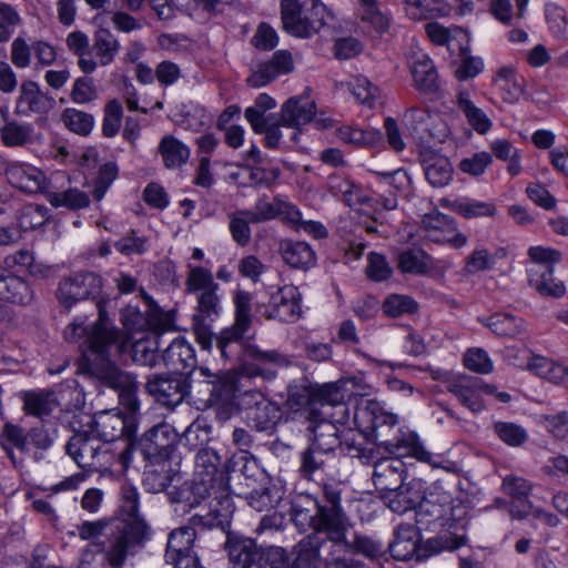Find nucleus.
I'll list each match as a JSON object with an SVG mask.
<instances>
[{"mask_svg": "<svg viewBox=\"0 0 568 568\" xmlns=\"http://www.w3.org/2000/svg\"><path fill=\"white\" fill-rule=\"evenodd\" d=\"M97 307L99 317L90 328L84 326L83 320L75 318L64 329V337L69 342L87 336L85 349L79 359V371L97 387L138 390L140 383L136 374L120 368L111 361V356H120L131 346L132 359L135 363L153 366L158 358L156 352L149 341H138L131 345L129 336L112 325L103 300H98Z\"/></svg>", "mask_w": 568, "mask_h": 568, "instance_id": "f257e3e1", "label": "nucleus"}, {"mask_svg": "<svg viewBox=\"0 0 568 568\" xmlns=\"http://www.w3.org/2000/svg\"><path fill=\"white\" fill-rule=\"evenodd\" d=\"M361 432L373 438L389 457L379 458L374 464L373 483L376 489L389 494L404 481L406 467L403 457H414L423 463H432L433 454L427 452L416 433H403L394 440L385 438L384 428L398 423L397 415L386 412L379 403L369 402L361 414Z\"/></svg>", "mask_w": 568, "mask_h": 568, "instance_id": "f03ea898", "label": "nucleus"}, {"mask_svg": "<svg viewBox=\"0 0 568 568\" xmlns=\"http://www.w3.org/2000/svg\"><path fill=\"white\" fill-rule=\"evenodd\" d=\"M121 495V509L128 518L115 519L103 540L87 546L88 550L101 554L110 568H123L130 558L144 549L152 536L150 525L139 516L138 489L123 485Z\"/></svg>", "mask_w": 568, "mask_h": 568, "instance_id": "7ed1b4c3", "label": "nucleus"}, {"mask_svg": "<svg viewBox=\"0 0 568 568\" xmlns=\"http://www.w3.org/2000/svg\"><path fill=\"white\" fill-rule=\"evenodd\" d=\"M291 517L300 531L322 532L332 544L345 541L351 521L342 506L341 484L322 485V497L295 493L291 500Z\"/></svg>", "mask_w": 568, "mask_h": 568, "instance_id": "20e7f679", "label": "nucleus"}, {"mask_svg": "<svg viewBox=\"0 0 568 568\" xmlns=\"http://www.w3.org/2000/svg\"><path fill=\"white\" fill-rule=\"evenodd\" d=\"M416 524L426 529H445L427 539V547L433 552L454 551L468 542V507L460 500H452L446 493H425L416 510Z\"/></svg>", "mask_w": 568, "mask_h": 568, "instance_id": "39448f33", "label": "nucleus"}, {"mask_svg": "<svg viewBox=\"0 0 568 568\" xmlns=\"http://www.w3.org/2000/svg\"><path fill=\"white\" fill-rule=\"evenodd\" d=\"M248 331L229 326L215 335V346L224 362L237 364V367L227 369L210 382L212 390H237L242 376H256L261 372L253 363H277L282 355L277 351H263L253 343V336H247Z\"/></svg>", "mask_w": 568, "mask_h": 568, "instance_id": "423d86ee", "label": "nucleus"}, {"mask_svg": "<svg viewBox=\"0 0 568 568\" xmlns=\"http://www.w3.org/2000/svg\"><path fill=\"white\" fill-rule=\"evenodd\" d=\"M284 407L292 419L310 423L318 418L334 417V408L343 415L347 410L344 393H287Z\"/></svg>", "mask_w": 568, "mask_h": 568, "instance_id": "0eeeda50", "label": "nucleus"}, {"mask_svg": "<svg viewBox=\"0 0 568 568\" xmlns=\"http://www.w3.org/2000/svg\"><path fill=\"white\" fill-rule=\"evenodd\" d=\"M220 285L214 282L210 270L202 266L189 265L185 281V292L195 295L196 307L193 317L213 322L222 312Z\"/></svg>", "mask_w": 568, "mask_h": 568, "instance_id": "6e6552de", "label": "nucleus"}, {"mask_svg": "<svg viewBox=\"0 0 568 568\" xmlns=\"http://www.w3.org/2000/svg\"><path fill=\"white\" fill-rule=\"evenodd\" d=\"M91 430L105 447L110 443L125 438V446L119 453V459L124 467H128L134 446L132 437L136 430L133 418L122 413L103 412L93 420Z\"/></svg>", "mask_w": 568, "mask_h": 568, "instance_id": "1a4fd4ad", "label": "nucleus"}, {"mask_svg": "<svg viewBox=\"0 0 568 568\" xmlns=\"http://www.w3.org/2000/svg\"><path fill=\"white\" fill-rule=\"evenodd\" d=\"M180 435L168 423H160L148 429L139 439L136 447L148 467L168 465L172 462Z\"/></svg>", "mask_w": 568, "mask_h": 568, "instance_id": "9d476101", "label": "nucleus"}, {"mask_svg": "<svg viewBox=\"0 0 568 568\" xmlns=\"http://www.w3.org/2000/svg\"><path fill=\"white\" fill-rule=\"evenodd\" d=\"M67 454L82 469L100 471L112 465L113 455L91 432H78L65 445Z\"/></svg>", "mask_w": 568, "mask_h": 568, "instance_id": "9b49d317", "label": "nucleus"}, {"mask_svg": "<svg viewBox=\"0 0 568 568\" xmlns=\"http://www.w3.org/2000/svg\"><path fill=\"white\" fill-rule=\"evenodd\" d=\"M199 493L229 494L226 465L215 449L200 448L194 462L193 479Z\"/></svg>", "mask_w": 568, "mask_h": 568, "instance_id": "f8f14e48", "label": "nucleus"}, {"mask_svg": "<svg viewBox=\"0 0 568 568\" xmlns=\"http://www.w3.org/2000/svg\"><path fill=\"white\" fill-rule=\"evenodd\" d=\"M55 429L43 424L31 427L27 433L22 427L7 423L0 435V444L13 460V448L27 453L30 446L39 450H48L55 440Z\"/></svg>", "mask_w": 568, "mask_h": 568, "instance_id": "ddd939ff", "label": "nucleus"}, {"mask_svg": "<svg viewBox=\"0 0 568 568\" xmlns=\"http://www.w3.org/2000/svg\"><path fill=\"white\" fill-rule=\"evenodd\" d=\"M103 287V278L92 271L74 272L59 282L57 298L59 303L71 308L81 301L97 300Z\"/></svg>", "mask_w": 568, "mask_h": 568, "instance_id": "4468645a", "label": "nucleus"}, {"mask_svg": "<svg viewBox=\"0 0 568 568\" xmlns=\"http://www.w3.org/2000/svg\"><path fill=\"white\" fill-rule=\"evenodd\" d=\"M239 396V405L245 413L247 423L258 432L275 428L282 419L280 405L265 397L264 393H232Z\"/></svg>", "mask_w": 568, "mask_h": 568, "instance_id": "2eb2a0df", "label": "nucleus"}, {"mask_svg": "<svg viewBox=\"0 0 568 568\" xmlns=\"http://www.w3.org/2000/svg\"><path fill=\"white\" fill-rule=\"evenodd\" d=\"M420 541L418 527L412 524H400L396 527L394 539L389 542L386 551H389L392 558L397 561H408L413 558L423 561L437 554L427 547V541L424 545H420Z\"/></svg>", "mask_w": 568, "mask_h": 568, "instance_id": "dca6fc26", "label": "nucleus"}, {"mask_svg": "<svg viewBox=\"0 0 568 568\" xmlns=\"http://www.w3.org/2000/svg\"><path fill=\"white\" fill-rule=\"evenodd\" d=\"M420 224L426 237L434 243H448L454 248H460L467 243V237L458 232L455 219L437 210L425 214Z\"/></svg>", "mask_w": 568, "mask_h": 568, "instance_id": "f3484780", "label": "nucleus"}, {"mask_svg": "<svg viewBox=\"0 0 568 568\" xmlns=\"http://www.w3.org/2000/svg\"><path fill=\"white\" fill-rule=\"evenodd\" d=\"M210 510L205 515L195 514L189 519V526L197 529L219 528L225 535L230 531L234 506L230 494H213Z\"/></svg>", "mask_w": 568, "mask_h": 568, "instance_id": "a211bd4d", "label": "nucleus"}, {"mask_svg": "<svg viewBox=\"0 0 568 568\" xmlns=\"http://www.w3.org/2000/svg\"><path fill=\"white\" fill-rule=\"evenodd\" d=\"M301 302L302 295L298 288L293 285H285L271 295L264 315L267 318L294 323L302 313Z\"/></svg>", "mask_w": 568, "mask_h": 568, "instance_id": "6ab92c4d", "label": "nucleus"}, {"mask_svg": "<svg viewBox=\"0 0 568 568\" xmlns=\"http://www.w3.org/2000/svg\"><path fill=\"white\" fill-rule=\"evenodd\" d=\"M225 537L224 548L231 568H256L261 547L255 540L233 531H229Z\"/></svg>", "mask_w": 568, "mask_h": 568, "instance_id": "aec40b11", "label": "nucleus"}, {"mask_svg": "<svg viewBox=\"0 0 568 568\" xmlns=\"http://www.w3.org/2000/svg\"><path fill=\"white\" fill-rule=\"evenodd\" d=\"M294 69L293 58L290 51L278 50L267 61L257 64L256 69L246 79L251 88H262L274 81L282 74L291 73Z\"/></svg>", "mask_w": 568, "mask_h": 568, "instance_id": "412c9836", "label": "nucleus"}, {"mask_svg": "<svg viewBox=\"0 0 568 568\" xmlns=\"http://www.w3.org/2000/svg\"><path fill=\"white\" fill-rule=\"evenodd\" d=\"M54 106V98L49 93L42 92L36 81H22L16 104L17 114L30 115L34 113L43 115L49 113Z\"/></svg>", "mask_w": 568, "mask_h": 568, "instance_id": "4be33fe9", "label": "nucleus"}, {"mask_svg": "<svg viewBox=\"0 0 568 568\" xmlns=\"http://www.w3.org/2000/svg\"><path fill=\"white\" fill-rule=\"evenodd\" d=\"M424 481L414 478L407 484L402 483L398 488L384 496L389 509L396 514H405L419 507L425 495Z\"/></svg>", "mask_w": 568, "mask_h": 568, "instance_id": "5701e85b", "label": "nucleus"}, {"mask_svg": "<svg viewBox=\"0 0 568 568\" xmlns=\"http://www.w3.org/2000/svg\"><path fill=\"white\" fill-rule=\"evenodd\" d=\"M419 162L432 186L443 187L452 181L454 170L449 159L434 149L423 148L419 152Z\"/></svg>", "mask_w": 568, "mask_h": 568, "instance_id": "b1692460", "label": "nucleus"}, {"mask_svg": "<svg viewBox=\"0 0 568 568\" xmlns=\"http://www.w3.org/2000/svg\"><path fill=\"white\" fill-rule=\"evenodd\" d=\"M33 298L34 292L28 281L0 265V301L27 306Z\"/></svg>", "mask_w": 568, "mask_h": 568, "instance_id": "393cba45", "label": "nucleus"}, {"mask_svg": "<svg viewBox=\"0 0 568 568\" xmlns=\"http://www.w3.org/2000/svg\"><path fill=\"white\" fill-rule=\"evenodd\" d=\"M8 182L16 189L28 194L44 192L45 175L33 165L13 163L6 169Z\"/></svg>", "mask_w": 568, "mask_h": 568, "instance_id": "a878e982", "label": "nucleus"}, {"mask_svg": "<svg viewBox=\"0 0 568 568\" xmlns=\"http://www.w3.org/2000/svg\"><path fill=\"white\" fill-rule=\"evenodd\" d=\"M316 104L308 95H296L286 100L281 108L283 126L297 129L313 121Z\"/></svg>", "mask_w": 568, "mask_h": 568, "instance_id": "bb28decb", "label": "nucleus"}, {"mask_svg": "<svg viewBox=\"0 0 568 568\" xmlns=\"http://www.w3.org/2000/svg\"><path fill=\"white\" fill-rule=\"evenodd\" d=\"M528 284L540 296L560 298L566 294V285L554 275V266H528Z\"/></svg>", "mask_w": 568, "mask_h": 568, "instance_id": "cd10ccee", "label": "nucleus"}, {"mask_svg": "<svg viewBox=\"0 0 568 568\" xmlns=\"http://www.w3.org/2000/svg\"><path fill=\"white\" fill-rule=\"evenodd\" d=\"M322 532H311L294 546V559L290 560V568H320L322 564L321 548L325 541Z\"/></svg>", "mask_w": 568, "mask_h": 568, "instance_id": "c85d7f7f", "label": "nucleus"}, {"mask_svg": "<svg viewBox=\"0 0 568 568\" xmlns=\"http://www.w3.org/2000/svg\"><path fill=\"white\" fill-rule=\"evenodd\" d=\"M329 418H318L308 426V430L314 435L311 446L317 449L318 453L328 454L343 447L339 429Z\"/></svg>", "mask_w": 568, "mask_h": 568, "instance_id": "c756f323", "label": "nucleus"}, {"mask_svg": "<svg viewBox=\"0 0 568 568\" xmlns=\"http://www.w3.org/2000/svg\"><path fill=\"white\" fill-rule=\"evenodd\" d=\"M278 251L283 261L292 268L306 271L316 263L314 250L303 241L282 240Z\"/></svg>", "mask_w": 568, "mask_h": 568, "instance_id": "7c9ffc66", "label": "nucleus"}, {"mask_svg": "<svg viewBox=\"0 0 568 568\" xmlns=\"http://www.w3.org/2000/svg\"><path fill=\"white\" fill-rule=\"evenodd\" d=\"M196 532L189 525L173 529L168 537L165 560L180 559L184 556H196L193 550Z\"/></svg>", "mask_w": 568, "mask_h": 568, "instance_id": "2f4dec72", "label": "nucleus"}, {"mask_svg": "<svg viewBox=\"0 0 568 568\" xmlns=\"http://www.w3.org/2000/svg\"><path fill=\"white\" fill-rule=\"evenodd\" d=\"M283 29L296 38H307L305 12L298 0H281Z\"/></svg>", "mask_w": 568, "mask_h": 568, "instance_id": "473e14b6", "label": "nucleus"}, {"mask_svg": "<svg viewBox=\"0 0 568 568\" xmlns=\"http://www.w3.org/2000/svg\"><path fill=\"white\" fill-rule=\"evenodd\" d=\"M432 256L420 247H408L397 255V268L403 274L426 275L432 268Z\"/></svg>", "mask_w": 568, "mask_h": 568, "instance_id": "72a5a7b5", "label": "nucleus"}, {"mask_svg": "<svg viewBox=\"0 0 568 568\" xmlns=\"http://www.w3.org/2000/svg\"><path fill=\"white\" fill-rule=\"evenodd\" d=\"M163 361L174 371L191 369L196 363L193 347L183 337L171 342L163 352Z\"/></svg>", "mask_w": 568, "mask_h": 568, "instance_id": "f704fd0d", "label": "nucleus"}, {"mask_svg": "<svg viewBox=\"0 0 568 568\" xmlns=\"http://www.w3.org/2000/svg\"><path fill=\"white\" fill-rule=\"evenodd\" d=\"M495 82L503 92L504 101L516 103L525 93L526 81L513 67H501L496 74Z\"/></svg>", "mask_w": 568, "mask_h": 568, "instance_id": "c9c22d12", "label": "nucleus"}, {"mask_svg": "<svg viewBox=\"0 0 568 568\" xmlns=\"http://www.w3.org/2000/svg\"><path fill=\"white\" fill-rule=\"evenodd\" d=\"M92 51L99 64L105 67L114 61L120 51V42L108 28H99L93 34Z\"/></svg>", "mask_w": 568, "mask_h": 568, "instance_id": "e433bc0d", "label": "nucleus"}, {"mask_svg": "<svg viewBox=\"0 0 568 568\" xmlns=\"http://www.w3.org/2000/svg\"><path fill=\"white\" fill-rule=\"evenodd\" d=\"M159 153L166 169H178L184 165L190 158V149L173 135H165L159 144Z\"/></svg>", "mask_w": 568, "mask_h": 568, "instance_id": "4c0bfd02", "label": "nucleus"}, {"mask_svg": "<svg viewBox=\"0 0 568 568\" xmlns=\"http://www.w3.org/2000/svg\"><path fill=\"white\" fill-rule=\"evenodd\" d=\"M485 325L500 337H517L526 332L525 320L509 313H495L486 320Z\"/></svg>", "mask_w": 568, "mask_h": 568, "instance_id": "58836bf2", "label": "nucleus"}, {"mask_svg": "<svg viewBox=\"0 0 568 568\" xmlns=\"http://www.w3.org/2000/svg\"><path fill=\"white\" fill-rule=\"evenodd\" d=\"M194 480L184 483L181 486H173L166 491V496L172 504H176L182 511H187L201 504L205 498L211 497L209 493H199Z\"/></svg>", "mask_w": 568, "mask_h": 568, "instance_id": "ea45409f", "label": "nucleus"}, {"mask_svg": "<svg viewBox=\"0 0 568 568\" xmlns=\"http://www.w3.org/2000/svg\"><path fill=\"white\" fill-rule=\"evenodd\" d=\"M412 73L416 88L424 93H435L439 89L438 74L433 61L423 57L414 62Z\"/></svg>", "mask_w": 568, "mask_h": 568, "instance_id": "a19ab883", "label": "nucleus"}, {"mask_svg": "<svg viewBox=\"0 0 568 568\" xmlns=\"http://www.w3.org/2000/svg\"><path fill=\"white\" fill-rule=\"evenodd\" d=\"M239 396L232 393H209L203 406L197 409L212 408L220 422L227 420L235 412L242 410L239 405Z\"/></svg>", "mask_w": 568, "mask_h": 568, "instance_id": "79ce46f5", "label": "nucleus"}, {"mask_svg": "<svg viewBox=\"0 0 568 568\" xmlns=\"http://www.w3.org/2000/svg\"><path fill=\"white\" fill-rule=\"evenodd\" d=\"M337 136L343 142L355 146H376L383 142V133L373 128L361 129L343 125L337 130Z\"/></svg>", "mask_w": 568, "mask_h": 568, "instance_id": "37998d69", "label": "nucleus"}, {"mask_svg": "<svg viewBox=\"0 0 568 568\" xmlns=\"http://www.w3.org/2000/svg\"><path fill=\"white\" fill-rule=\"evenodd\" d=\"M339 545L369 560H376L386 554L383 542L367 535H355L351 541L345 538V541L333 544V547Z\"/></svg>", "mask_w": 568, "mask_h": 568, "instance_id": "c03bdc74", "label": "nucleus"}, {"mask_svg": "<svg viewBox=\"0 0 568 568\" xmlns=\"http://www.w3.org/2000/svg\"><path fill=\"white\" fill-rule=\"evenodd\" d=\"M405 3L407 14L415 20L444 17L450 10L444 0H405Z\"/></svg>", "mask_w": 568, "mask_h": 568, "instance_id": "a18cd8bd", "label": "nucleus"}, {"mask_svg": "<svg viewBox=\"0 0 568 568\" xmlns=\"http://www.w3.org/2000/svg\"><path fill=\"white\" fill-rule=\"evenodd\" d=\"M284 495L283 488L276 484L268 483L260 490H254L247 496L248 505L256 511L274 509Z\"/></svg>", "mask_w": 568, "mask_h": 568, "instance_id": "49530a36", "label": "nucleus"}, {"mask_svg": "<svg viewBox=\"0 0 568 568\" xmlns=\"http://www.w3.org/2000/svg\"><path fill=\"white\" fill-rule=\"evenodd\" d=\"M47 200L53 207H67L78 211L90 205L89 195L79 189H68L62 192H48Z\"/></svg>", "mask_w": 568, "mask_h": 568, "instance_id": "de8ad7c7", "label": "nucleus"}, {"mask_svg": "<svg viewBox=\"0 0 568 568\" xmlns=\"http://www.w3.org/2000/svg\"><path fill=\"white\" fill-rule=\"evenodd\" d=\"M49 221V210L40 204H27L18 214L19 232H30L41 227Z\"/></svg>", "mask_w": 568, "mask_h": 568, "instance_id": "09e8293b", "label": "nucleus"}, {"mask_svg": "<svg viewBox=\"0 0 568 568\" xmlns=\"http://www.w3.org/2000/svg\"><path fill=\"white\" fill-rule=\"evenodd\" d=\"M458 108L463 111L471 128L478 133L484 134L490 129L491 121L481 109L473 103L468 93L460 92L458 94Z\"/></svg>", "mask_w": 568, "mask_h": 568, "instance_id": "8fccbe9b", "label": "nucleus"}, {"mask_svg": "<svg viewBox=\"0 0 568 568\" xmlns=\"http://www.w3.org/2000/svg\"><path fill=\"white\" fill-rule=\"evenodd\" d=\"M172 465V462H168V465H156L150 467L151 469L145 473V481L152 486L154 491H168L170 490L171 484L179 477V469Z\"/></svg>", "mask_w": 568, "mask_h": 568, "instance_id": "3c124183", "label": "nucleus"}, {"mask_svg": "<svg viewBox=\"0 0 568 568\" xmlns=\"http://www.w3.org/2000/svg\"><path fill=\"white\" fill-rule=\"evenodd\" d=\"M54 393H24L23 408L28 415L42 417L49 415L58 405Z\"/></svg>", "mask_w": 568, "mask_h": 568, "instance_id": "603ef678", "label": "nucleus"}, {"mask_svg": "<svg viewBox=\"0 0 568 568\" xmlns=\"http://www.w3.org/2000/svg\"><path fill=\"white\" fill-rule=\"evenodd\" d=\"M61 120L71 132L82 136L89 135L94 126V118L92 114L74 108L64 109L61 114Z\"/></svg>", "mask_w": 568, "mask_h": 568, "instance_id": "864d4df0", "label": "nucleus"}, {"mask_svg": "<svg viewBox=\"0 0 568 568\" xmlns=\"http://www.w3.org/2000/svg\"><path fill=\"white\" fill-rule=\"evenodd\" d=\"M247 210H239L229 214V230L233 241L239 246H246L252 240V221L246 216Z\"/></svg>", "mask_w": 568, "mask_h": 568, "instance_id": "5fc2aeb1", "label": "nucleus"}, {"mask_svg": "<svg viewBox=\"0 0 568 568\" xmlns=\"http://www.w3.org/2000/svg\"><path fill=\"white\" fill-rule=\"evenodd\" d=\"M450 207L465 219L494 216L496 213V206L493 203L469 199H457Z\"/></svg>", "mask_w": 568, "mask_h": 568, "instance_id": "6e6d98bb", "label": "nucleus"}, {"mask_svg": "<svg viewBox=\"0 0 568 568\" xmlns=\"http://www.w3.org/2000/svg\"><path fill=\"white\" fill-rule=\"evenodd\" d=\"M212 427L205 419L196 418L186 427L180 440L184 443L191 450L197 449L206 445L211 440Z\"/></svg>", "mask_w": 568, "mask_h": 568, "instance_id": "4d7b16f0", "label": "nucleus"}, {"mask_svg": "<svg viewBox=\"0 0 568 568\" xmlns=\"http://www.w3.org/2000/svg\"><path fill=\"white\" fill-rule=\"evenodd\" d=\"M418 311V303L408 295L390 294L383 303V312L388 317L412 315Z\"/></svg>", "mask_w": 568, "mask_h": 568, "instance_id": "13d9d810", "label": "nucleus"}, {"mask_svg": "<svg viewBox=\"0 0 568 568\" xmlns=\"http://www.w3.org/2000/svg\"><path fill=\"white\" fill-rule=\"evenodd\" d=\"M1 140L7 146H21L32 140V124H21L18 122H8L1 129Z\"/></svg>", "mask_w": 568, "mask_h": 568, "instance_id": "bf43d9fd", "label": "nucleus"}, {"mask_svg": "<svg viewBox=\"0 0 568 568\" xmlns=\"http://www.w3.org/2000/svg\"><path fill=\"white\" fill-rule=\"evenodd\" d=\"M286 205L278 197H275L273 202H268L266 196L258 199L253 210H247L246 216L252 221L253 224H258L277 217L283 212V206Z\"/></svg>", "mask_w": 568, "mask_h": 568, "instance_id": "052dcab7", "label": "nucleus"}, {"mask_svg": "<svg viewBox=\"0 0 568 568\" xmlns=\"http://www.w3.org/2000/svg\"><path fill=\"white\" fill-rule=\"evenodd\" d=\"M235 320L231 326L250 331L252 326V295L251 293L237 290L234 293Z\"/></svg>", "mask_w": 568, "mask_h": 568, "instance_id": "680f3d73", "label": "nucleus"}, {"mask_svg": "<svg viewBox=\"0 0 568 568\" xmlns=\"http://www.w3.org/2000/svg\"><path fill=\"white\" fill-rule=\"evenodd\" d=\"M115 250L125 255H142L149 250V239L139 236L138 231L130 230L124 236L114 242Z\"/></svg>", "mask_w": 568, "mask_h": 568, "instance_id": "e2e57ef3", "label": "nucleus"}, {"mask_svg": "<svg viewBox=\"0 0 568 568\" xmlns=\"http://www.w3.org/2000/svg\"><path fill=\"white\" fill-rule=\"evenodd\" d=\"M123 116V108L119 100L112 99L104 106L102 122V134L105 138H113L118 134Z\"/></svg>", "mask_w": 568, "mask_h": 568, "instance_id": "0e129e2a", "label": "nucleus"}, {"mask_svg": "<svg viewBox=\"0 0 568 568\" xmlns=\"http://www.w3.org/2000/svg\"><path fill=\"white\" fill-rule=\"evenodd\" d=\"M463 363L469 371L481 375L489 374L494 369L488 353L480 347L468 348L463 356Z\"/></svg>", "mask_w": 568, "mask_h": 568, "instance_id": "69168bd1", "label": "nucleus"}, {"mask_svg": "<svg viewBox=\"0 0 568 568\" xmlns=\"http://www.w3.org/2000/svg\"><path fill=\"white\" fill-rule=\"evenodd\" d=\"M429 114L418 108H410L404 114V122L410 135L415 140H424L428 132Z\"/></svg>", "mask_w": 568, "mask_h": 568, "instance_id": "338daca9", "label": "nucleus"}, {"mask_svg": "<svg viewBox=\"0 0 568 568\" xmlns=\"http://www.w3.org/2000/svg\"><path fill=\"white\" fill-rule=\"evenodd\" d=\"M256 568H290L287 551L278 546L261 547Z\"/></svg>", "mask_w": 568, "mask_h": 568, "instance_id": "774afa93", "label": "nucleus"}]
</instances>
